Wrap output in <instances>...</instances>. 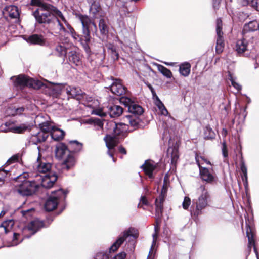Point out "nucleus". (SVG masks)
Masks as SVG:
<instances>
[{
  "instance_id": "obj_1",
  "label": "nucleus",
  "mask_w": 259,
  "mask_h": 259,
  "mask_svg": "<svg viewBox=\"0 0 259 259\" xmlns=\"http://www.w3.org/2000/svg\"><path fill=\"white\" fill-rule=\"evenodd\" d=\"M31 5L39 7L32 14L37 23L47 24L52 29L56 26L60 31H65L58 16L57 11L60 10L56 7L41 0H31Z\"/></svg>"
},
{
  "instance_id": "obj_2",
  "label": "nucleus",
  "mask_w": 259,
  "mask_h": 259,
  "mask_svg": "<svg viewBox=\"0 0 259 259\" xmlns=\"http://www.w3.org/2000/svg\"><path fill=\"white\" fill-rule=\"evenodd\" d=\"M120 102L127 107L128 111L133 114L132 115H126L123 118L124 124L133 128L137 127L139 125L140 119L136 116L143 114L144 112L143 108L136 103L132 99L126 96L121 97Z\"/></svg>"
},
{
  "instance_id": "obj_3",
  "label": "nucleus",
  "mask_w": 259,
  "mask_h": 259,
  "mask_svg": "<svg viewBox=\"0 0 259 259\" xmlns=\"http://www.w3.org/2000/svg\"><path fill=\"white\" fill-rule=\"evenodd\" d=\"M27 174L17 177L18 184L15 185L14 192L22 196H29L34 194L39 189L40 184L35 180L29 181L26 178Z\"/></svg>"
},
{
  "instance_id": "obj_4",
  "label": "nucleus",
  "mask_w": 259,
  "mask_h": 259,
  "mask_svg": "<svg viewBox=\"0 0 259 259\" xmlns=\"http://www.w3.org/2000/svg\"><path fill=\"white\" fill-rule=\"evenodd\" d=\"M198 191L201 193L196 200L195 207L191 211V215L195 218L202 213V210L208 206L211 201L210 195L204 186L201 185Z\"/></svg>"
},
{
  "instance_id": "obj_5",
  "label": "nucleus",
  "mask_w": 259,
  "mask_h": 259,
  "mask_svg": "<svg viewBox=\"0 0 259 259\" xmlns=\"http://www.w3.org/2000/svg\"><path fill=\"white\" fill-rule=\"evenodd\" d=\"M107 126H109L111 132H114L113 135H107L104 138V140L106 143V145L108 151V154L112 157L113 162H115V160L113 157V154L112 150L115 147L119 142L120 138V134L117 125L114 122L110 121L107 123Z\"/></svg>"
},
{
  "instance_id": "obj_6",
  "label": "nucleus",
  "mask_w": 259,
  "mask_h": 259,
  "mask_svg": "<svg viewBox=\"0 0 259 259\" xmlns=\"http://www.w3.org/2000/svg\"><path fill=\"white\" fill-rule=\"evenodd\" d=\"M67 193L60 189L53 191L51 195L48 198L45 204V209L47 211L54 210L57 206L60 201L64 200Z\"/></svg>"
},
{
  "instance_id": "obj_7",
  "label": "nucleus",
  "mask_w": 259,
  "mask_h": 259,
  "mask_svg": "<svg viewBox=\"0 0 259 259\" xmlns=\"http://www.w3.org/2000/svg\"><path fill=\"white\" fill-rule=\"evenodd\" d=\"M14 85L15 87L22 88L24 87H29L33 88H38L41 85V82L36 81L32 78L24 75H19L16 77H12Z\"/></svg>"
},
{
  "instance_id": "obj_8",
  "label": "nucleus",
  "mask_w": 259,
  "mask_h": 259,
  "mask_svg": "<svg viewBox=\"0 0 259 259\" xmlns=\"http://www.w3.org/2000/svg\"><path fill=\"white\" fill-rule=\"evenodd\" d=\"M256 39H252V37L247 35H243L241 39L236 42L235 50L240 55L243 54L246 51L252 48L256 43Z\"/></svg>"
},
{
  "instance_id": "obj_9",
  "label": "nucleus",
  "mask_w": 259,
  "mask_h": 259,
  "mask_svg": "<svg viewBox=\"0 0 259 259\" xmlns=\"http://www.w3.org/2000/svg\"><path fill=\"white\" fill-rule=\"evenodd\" d=\"M128 237L137 238L138 237L137 230L134 228H130L128 230L123 232L121 236H120L109 248V252H114L117 250L125 240Z\"/></svg>"
},
{
  "instance_id": "obj_10",
  "label": "nucleus",
  "mask_w": 259,
  "mask_h": 259,
  "mask_svg": "<svg viewBox=\"0 0 259 259\" xmlns=\"http://www.w3.org/2000/svg\"><path fill=\"white\" fill-rule=\"evenodd\" d=\"M79 19L82 24V33L83 34L84 39L86 41H90L91 36L89 27L90 25H93L96 32L97 31V26L88 16L80 15L79 16Z\"/></svg>"
},
{
  "instance_id": "obj_11",
  "label": "nucleus",
  "mask_w": 259,
  "mask_h": 259,
  "mask_svg": "<svg viewBox=\"0 0 259 259\" xmlns=\"http://www.w3.org/2000/svg\"><path fill=\"white\" fill-rule=\"evenodd\" d=\"M44 222L39 219L32 221L22 230V235L24 238H29L35 234L38 230L44 227Z\"/></svg>"
},
{
  "instance_id": "obj_12",
  "label": "nucleus",
  "mask_w": 259,
  "mask_h": 259,
  "mask_svg": "<svg viewBox=\"0 0 259 259\" xmlns=\"http://www.w3.org/2000/svg\"><path fill=\"white\" fill-rule=\"evenodd\" d=\"M216 32L217 38L215 50L217 53H221L223 52L224 47V42L223 37L222 22L220 18H218L216 21Z\"/></svg>"
},
{
  "instance_id": "obj_13",
  "label": "nucleus",
  "mask_w": 259,
  "mask_h": 259,
  "mask_svg": "<svg viewBox=\"0 0 259 259\" xmlns=\"http://www.w3.org/2000/svg\"><path fill=\"white\" fill-rule=\"evenodd\" d=\"M7 129L6 132L9 131L14 133H23L27 131H30L31 125L28 122L22 123L19 125H15L13 122L8 121L5 124Z\"/></svg>"
},
{
  "instance_id": "obj_14",
  "label": "nucleus",
  "mask_w": 259,
  "mask_h": 259,
  "mask_svg": "<svg viewBox=\"0 0 259 259\" xmlns=\"http://www.w3.org/2000/svg\"><path fill=\"white\" fill-rule=\"evenodd\" d=\"M38 180H40V184L42 187L47 189L51 188L57 180V176L54 173H49L44 175H36Z\"/></svg>"
},
{
  "instance_id": "obj_15",
  "label": "nucleus",
  "mask_w": 259,
  "mask_h": 259,
  "mask_svg": "<svg viewBox=\"0 0 259 259\" xmlns=\"http://www.w3.org/2000/svg\"><path fill=\"white\" fill-rule=\"evenodd\" d=\"M52 165L49 162H47L45 160H42L39 155L37 161L34 165V169L37 172L41 174H47L53 173L51 171Z\"/></svg>"
},
{
  "instance_id": "obj_16",
  "label": "nucleus",
  "mask_w": 259,
  "mask_h": 259,
  "mask_svg": "<svg viewBox=\"0 0 259 259\" xmlns=\"http://www.w3.org/2000/svg\"><path fill=\"white\" fill-rule=\"evenodd\" d=\"M258 29L259 30V22L256 20H252L244 25L242 34L251 36L252 37V39L256 40L253 32Z\"/></svg>"
},
{
  "instance_id": "obj_17",
  "label": "nucleus",
  "mask_w": 259,
  "mask_h": 259,
  "mask_svg": "<svg viewBox=\"0 0 259 259\" xmlns=\"http://www.w3.org/2000/svg\"><path fill=\"white\" fill-rule=\"evenodd\" d=\"M246 235H247V237L248 238V248L249 249V252L250 251L252 246H253L254 252L256 256V257L257 259H259L258 254L256 248L255 246V241H254V231H253V228L247 224H246Z\"/></svg>"
},
{
  "instance_id": "obj_18",
  "label": "nucleus",
  "mask_w": 259,
  "mask_h": 259,
  "mask_svg": "<svg viewBox=\"0 0 259 259\" xmlns=\"http://www.w3.org/2000/svg\"><path fill=\"white\" fill-rule=\"evenodd\" d=\"M110 89L112 93L117 96H120L125 93L126 89L121 82L119 79H115L113 80Z\"/></svg>"
},
{
  "instance_id": "obj_19",
  "label": "nucleus",
  "mask_w": 259,
  "mask_h": 259,
  "mask_svg": "<svg viewBox=\"0 0 259 259\" xmlns=\"http://www.w3.org/2000/svg\"><path fill=\"white\" fill-rule=\"evenodd\" d=\"M199 172L200 177L202 180L208 183H211L215 181V175L211 173L208 169L204 167H200Z\"/></svg>"
},
{
  "instance_id": "obj_20",
  "label": "nucleus",
  "mask_w": 259,
  "mask_h": 259,
  "mask_svg": "<svg viewBox=\"0 0 259 259\" xmlns=\"http://www.w3.org/2000/svg\"><path fill=\"white\" fill-rule=\"evenodd\" d=\"M146 175H148L149 178H153V171L156 168V164L152 161L146 160L144 164L141 166Z\"/></svg>"
},
{
  "instance_id": "obj_21",
  "label": "nucleus",
  "mask_w": 259,
  "mask_h": 259,
  "mask_svg": "<svg viewBox=\"0 0 259 259\" xmlns=\"http://www.w3.org/2000/svg\"><path fill=\"white\" fill-rule=\"evenodd\" d=\"M126 256L124 252H121L109 257L107 252H99L95 255V259H125Z\"/></svg>"
},
{
  "instance_id": "obj_22",
  "label": "nucleus",
  "mask_w": 259,
  "mask_h": 259,
  "mask_svg": "<svg viewBox=\"0 0 259 259\" xmlns=\"http://www.w3.org/2000/svg\"><path fill=\"white\" fill-rule=\"evenodd\" d=\"M70 153L66 146L63 143L57 144L55 148L56 156L58 158H63Z\"/></svg>"
},
{
  "instance_id": "obj_23",
  "label": "nucleus",
  "mask_w": 259,
  "mask_h": 259,
  "mask_svg": "<svg viewBox=\"0 0 259 259\" xmlns=\"http://www.w3.org/2000/svg\"><path fill=\"white\" fill-rule=\"evenodd\" d=\"M27 109L23 106L16 107L10 106L6 110V113L9 116H16L23 114Z\"/></svg>"
},
{
  "instance_id": "obj_24",
  "label": "nucleus",
  "mask_w": 259,
  "mask_h": 259,
  "mask_svg": "<svg viewBox=\"0 0 259 259\" xmlns=\"http://www.w3.org/2000/svg\"><path fill=\"white\" fill-rule=\"evenodd\" d=\"M65 91L66 94L68 96V98H76L79 99L80 96L82 95L80 90L73 87L66 85Z\"/></svg>"
},
{
  "instance_id": "obj_25",
  "label": "nucleus",
  "mask_w": 259,
  "mask_h": 259,
  "mask_svg": "<svg viewBox=\"0 0 259 259\" xmlns=\"http://www.w3.org/2000/svg\"><path fill=\"white\" fill-rule=\"evenodd\" d=\"M4 13L6 15H8L11 18H17L19 16L18 8L14 5L6 6Z\"/></svg>"
},
{
  "instance_id": "obj_26",
  "label": "nucleus",
  "mask_w": 259,
  "mask_h": 259,
  "mask_svg": "<svg viewBox=\"0 0 259 259\" xmlns=\"http://www.w3.org/2000/svg\"><path fill=\"white\" fill-rule=\"evenodd\" d=\"M63 158L64 160L62 163L63 168L68 170L74 166L75 160L72 154L69 153Z\"/></svg>"
},
{
  "instance_id": "obj_27",
  "label": "nucleus",
  "mask_w": 259,
  "mask_h": 259,
  "mask_svg": "<svg viewBox=\"0 0 259 259\" xmlns=\"http://www.w3.org/2000/svg\"><path fill=\"white\" fill-rule=\"evenodd\" d=\"M167 154L170 155L171 163L175 164L179 158L178 147L177 144L173 146H170L167 149Z\"/></svg>"
},
{
  "instance_id": "obj_28",
  "label": "nucleus",
  "mask_w": 259,
  "mask_h": 259,
  "mask_svg": "<svg viewBox=\"0 0 259 259\" xmlns=\"http://www.w3.org/2000/svg\"><path fill=\"white\" fill-rule=\"evenodd\" d=\"M123 108L117 105H112L108 107V113L110 116L112 118L120 116L123 113Z\"/></svg>"
},
{
  "instance_id": "obj_29",
  "label": "nucleus",
  "mask_w": 259,
  "mask_h": 259,
  "mask_svg": "<svg viewBox=\"0 0 259 259\" xmlns=\"http://www.w3.org/2000/svg\"><path fill=\"white\" fill-rule=\"evenodd\" d=\"M68 59L71 64L76 66H79L81 64L79 54L74 51H71L68 53Z\"/></svg>"
},
{
  "instance_id": "obj_30",
  "label": "nucleus",
  "mask_w": 259,
  "mask_h": 259,
  "mask_svg": "<svg viewBox=\"0 0 259 259\" xmlns=\"http://www.w3.org/2000/svg\"><path fill=\"white\" fill-rule=\"evenodd\" d=\"M72 37L76 41H78L80 42V44L83 46V48L85 49L86 51H88L89 49V43L90 41H86L84 39V37L83 36V34L82 33V35H80L75 31L74 30H72L70 32Z\"/></svg>"
},
{
  "instance_id": "obj_31",
  "label": "nucleus",
  "mask_w": 259,
  "mask_h": 259,
  "mask_svg": "<svg viewBox=\"0 0 259 259\" xmlns=\"http://www.w3.org/2000/svg\"><path fill=\"white\" fill-rule=\"evenodd\" d=\"M29 43L43 46L45 44V39L42 35L38 34H33L29 36L27 39Z\"/></svg>"
},
{
  "instance_id": "obj_32",
  "label": "nucleus",
  "mask_w": 259,
  "mask_h": 259,
  "mask_svg": "<svg viewBox=\"0 0 259 259\" xmlns=\"http://www.w3.org/2000/svg\"><path fill=\"white\" fill-rule=\"evenodd\" d=\"M39 126L41 130L40 132L47 133L49 135V134H50L51 133L52 131L54 129L55 124L52 121H46L39 123Z\"/></svg>"
},
{
  "instance_id": "obj_33",
  "label": "nucleus",
  "mask_w": 259,
  "mask_h": 259,
  "mask_svg": "<svg viewBox=\"0 0 259 259\" xmlns=\"http://www.w3.org/2000/svg\"><path fill=\"white\" fill-rule=\"evenodd\" d=\"M48 137L47 133L38 132L36 134L32 135L31 142L34 144H37L39 143L45 141Z\"/></svg>"
},
{
  "instance_id": "obj_34",
  "label": "nucleus",
  "mask_w": 259,
  "mask_h": 259,
  "mask_svg": "<svg viewBox=\"0 0 259 259\" xmlns=\"http://www.w3.org/2000/svg\"><path fill=\"white\" fill-rule=\"evenodd\" d=\"M50 135L51 136L52 138L54 140L60 141L64 138L65 132L64 131L59 128L55 125L54 129L52 131Z\"/></svg>"
},
{
  "instance_id": "obj_35",
  "label": "nucleus",
  "mask_w": 259,
  "mask_h": 259,
  "mask_svg": "<svg viewBox=\"0 0 259 259\" xmlns=\"http://www.w3.org/2000/svg\"><path fill=\"white\" fill-rule=\"evenodd\" d=\"M191 64L187 62H184L179 65V72L182 76L187 77L189 76L191 71Z\"/></svg>"
},
{
  "instance_id": "obj_36",
  "label": "nucleus",
  "mask_w": 259,
  "mask_h": 259,
  "mask_svg": "<svg viewBox=\"0 0 259 259\" xmlns=\"http://www.w3.org/2000/svg\"><path fill=\"white\" fill-rule=\"evenodd\" d=\"M66 84H57L51 87L52 94L54 96L57 97L59 95L65 92V88Z\"/></svg>"
},
{
  "instance_id": "obj_37",
  "label": "nucleus",
  "mask_w": 259,
  "mask_h": 259,
  "mask_svg": "<svg viewBox=\"0 0 259 259\" xmlns=\"http://www.w3.org/2000/svg\"><path fill=\"white\" fill-rule=\"evenodd\" d=\"M154 102L155 104L158 108L161 115H164L165 116L168 115V111L166 109L164 104L162 103V102L160 101V100L157 96H156Z\"/></svg>"
},
{
  "instance_id": "obj_38",
  "label": "nucleus",
  "mask_w": 259,
  "mask_h": 259,
  "mask_svg": "<svg viewBox=\"0 0 259 259\" xmlns=\"http://www.w3.org/2000/svg\"><path fill=\"white\" fill-rule=\"evenodd\" d=\"M99 28L100 32L102 35L106 36L107 35L109 31V27L105 19H100L99 22Z\"/></svg>"
},
{
  "instance_id": "obj_39",
  "label": "nucleus",
  "mask_w": 259,
  "mask_h": 259,
  "mask_svg": "<svg viewBox=\"0 0 259 259\" xmlns=\"http://www.w3.org/2000/svg\"><path fill=\"white\" fill-rule=\"evenodd\" d=\"M14 224V222L12 220H9L3 222L0 226V228H3L5 233L7 234L11 231Z\"/></svg>"
},
{
  "instance_id": "obj_40",
  "label": "nucleus",
  "mask_w": 259,
  "mask_h": 259,
  "mask_svg": "<svg viewBox=\"0 0 259 259\" xmlns=\"http://www.w3.org/2000/svg\"><path fill=\"white\" fill-rule=\"evenodd\" d=\"M169 183L168 181H167L166 180V177H165L164 182H163V187L161 189V194L159 196V200H160V204L163 202L164 197L166 195L167 191L168 188L169 187Z\"/></svg>"
},
{
  "instance_id": "obj_41",
  "label": "nucleus",
  "mask_w": 259,
  "mask_h": 259,
  "mask_svg": "<svg viewBox=\"0 0 259 259\" xmlns=\"http://www.w3.org/2000/svg\"><path fill=\"white\" fill-rule=\"evenodd\" d=\"M157 67L158 70L163 75L167 78H170L172 77V73L169 69L160 64H158Z\"/></svg>"
},
{
  "instance_id": "obj_42",
  "label": "nucleus",
  "mask_w": 259,
  "mask_h": 259,
  "mask_svg": "<svg viewBox=\"0 0 259 259\" xmlns=\"http://www.w3.org/2000/svg\"><path fill=\"white\" fill-rule=\"evenodd\" d=\"M58 16L59 17V19L63 24V23L66 26L67 28L70 30V31H72L73 30V28L71 27V26L68 23L62 13L60 11H57Z\"/></svg>"
},
{
  "instance_id": "obj_43",
  "label": "nucleus",
  "mask_w": 259,
  "mask_h": 259,
  "mask_svg": "<svg viewBox=\"0 0 259 259\" xmlns=\"http://www.w3.org/2000/svg\"><path fill=\"white\" fill-rule=\"evenodd\" d=\"M195 159L199 169L200 168V167H202V165H203L204 163H206L207 164L211 165L210 162L207 160L203 156L196 155Z\"/></svg>"
},
{
  "instance_id": "obj_44",
  "label": "nucleus",
  "mask_w": 259,
  "mask_h": 259,
  "mask_svg": "<svg viewBox=\"0 0 259 259\" xmlns=\"http://www.w3.org/2000/svg\"><path fill=\"white\" fill-rule=\"evenodd\" d=\"M154 230H155V233L152 235L153 241H152L151 249L150 250L149 253H152L153 248L156 245V241H157V237H158V231H159V228L157 226H155Z\"/></svg>"
},
{
  "instance_id": "obj_45",
  "label": "nucleus",
  "mask_w": 259,
  "mask_h": 259,
  "mask_svg": "<svg viewBox=\"0 0 259 259\" xmlns=\"http://www.w3.org/2000/svg\"><path fill=\"white\" fill-rule=\"evenodd\" d=\"M229 79L231 81L232 86L237 90V92L241 90V86L236 81V79L232 75L229 74Z\"/></svg>"
},
{
  "instance_id": "obj_46",
  "label": "nucleus",
  "mask_w": 259,
  "mask_h": 259,
  "mask_svg": "<svg viewBox=\"0 0 259 259\" xmlns=\"http://www.w3.org/2000/svg\"><path fill=\"white\" fill-rule=\"evenodd\" d=\"M55 50L58 53V55L61 57L65 56L67 54V50L66 48L62 45L57 46L56 47Z\"/></svg>"
},
{
  "instance_id": "obj_47",
  "label": "nucleus",
  "mask_w": 259,
  "mask_h": 259,
  "mask_svg": "<svg viewBox=\"0 0 259 259\" xmlns=\"http://www.w3.org/2000/svg\"><path fill=\"white\" fill-rule=\"evenodd\" d=\"M111 57L113 60H117L119 57L118 53L117 52L115 48L113 45H110L108 48Z\"/></svg>"
},
{
  "instance_id": "obj_48",
  "label": "nucleus",
  "mask_w": 259,
  "mask_h": 259,
  "mask_svg": "<svg viewBox=\"0 0 259 259\" xmlns=\"http://www.w3.org/2000/svg\"><path fill=\"white\" fill-rule=\"evenodd\" d=\"M72 147L74 148L75 152H78L81 150L82 147V144L77 141H72L70 142Z\"/></svg>"
},
{
  "instance_id": "obj_49",
  "label": "nucleus",
  "mask_w": 259,
  "mask_h": 259,
  "mask_svg": "<svg viewBox=\"0 0 259 259\" xmlns=\"http://www.w3.org/2000/svg\"><path fill=\"white\" fill-rule=\"evenodd\" d=\"M20 234L17 233H13V239L12 240V242H11V244L9 245L10 246H15L18 244L20 242L22 241V239H21V240L18 242V239L20 237Z\"/></svg>"
},
{
  "instance_id": "obj_50",
  "label": "nucleus",
  "mask_w": 259,
  "mask_h": 259,
  "mask_svg": "<svg viewBox=\"0 0 259 259\" xmlns=\"http://www.w3.org/2000/svg\"><path fill=\"white\" fill-rule=\"evenodd\" d=\"M190 204H191L190 198L187 196L185 197L183 202V203H182L183 208L185 210L188 209L189 206L190 205Z\"/></svg>"
},
{
  "instance_id": "obj_51",
  "label": "nucleus",
  "mask_w": 259,
  "mask_h": 259,
  "mask_svg": "<svg viewBox=\"0 0 259 259\" xmlns=\"http://www.w3.org/2000/svg\"><path fill=\"white\" fill-rule=\"evenodd\" d=\"M9 170L4 168L0 169V182L3 183L7 175L9 172Z\"/></svg>"
},
{
  "instance_id": "obj_52",
  "label": "nucleus",
  "mask_w": 259,
  "mask_h": 259,
  "mask_svg": "<svg viewBox=\"0 0 259 259\" xmlns=\"http://www.w3.org/2000/svg\"><path fill=\"white\" fill-rule=\"evenodd\" d=\"M205 134L207 138H212L214 135V132L209 127H206L205 130Z\"/></svg>"
},
{
  "instance_id": "obj_53",
  "label": "nucleus",
  "mask_w": 259,
  "mask_h": 259,
  "mask_svg": "<svg viewBox=\"0 0 259 259\" xmlns=\"http://www.w3.org/2000/svg\"><path fill=\"white\" fill-rule=\"evenodd\" d=\"M240 169L241 172H242V176H245L247 175V167L245 164L244 161L242 160L240 163Z\"/></svg>"
},
{
  "instance_id": "obj_54",
  "label": "nucleus",
  "mask_w": 259,
  "mask_h": 259,
  "mask_svg": "<svg viewBox=\"0 0 259 259\" xmlns=\"http://www.w3.org/2000/svg\"><path fill=\"white\" fill-rule=\"evenodd\" d=\"M250 5L256 10L259 11V0H251Z\"/></svg>"
},
{
  "instance_id": "obj_55",
  "label": "nucleus",
  "mask_w": 259,
  "mask_h": 259,
  "mask_svg": "<svg viewBox=\"0 0 259 259\" xmlns=\"http://www.w3.org/2000/svg\"><path fill=\"white\" fill-rule=\"evenodd\" d=\"M92 113L100 116H105L106 115L105 113L101 109L93 110Z\"/></svg>"
},
{
  "instance_id": "obj_56",
  "label": "nucleus",
  "mask_w": 259,
  "mask_h": 259,
  "mask_svg": "<svg viewBox=\"0 0 259 259\" xmlns=\"http://www.w3.org/2000/svg\"><path fill=\"white\" fill-rule=\"evenodd\" d=\"M95 125L97 126L99 128H102L103 126V123L102 121L100 119H95L93 120Z\"/></svg>"
},
{
  "instance_id": "obj_57",
  "label": "nucleus",
  "mask_w": 259,
  "mask_h": 259,
  "mask_svg": "<svg viewBox=\"0 0 259 259\" xmlns=\"http://www.w3.org/2000/svg\"><path fill=\"white\" fill-rule=\"evenodd\" d=\"M222 154L224 157L226 158L228 157V150L227 148V146L225 142H223V145H222Z\"/></svg>"
},
{
  "instance_id": "obj_58",
  "label": "nucleus",
  "mask_w": 259,
  "mask_h": 259,
  "mask_svg": "<svg viewBox=\"0 0 259 259\" xmlns=\"http://www.w3.org/2000/svg\"><path fill=\"white\" fill-rule=\"evenodd\" d=\"M141 203L145 205H147L148 204V202L145 196H142L141 197L140 203L138 204V207H142Z\"/></svg>"
},
{
  "instance_id": "obj_59",
  "label": "nucleus",
  "mask_w": 259,
  "mask_h": 259,
  "mask_svg": "<svg viewBox=\"0 0 259 259\" xmlns=\"http://www.w3.org/2000/svg\"><path fill=\"white\" fill-rule=\"evenodd\" d=\"M238 3L242 6L247 5L251 0H237Z\"/></svg>"
},
{
  "instance_id": "obj_60",
  "label": "nucleus",
  "mask_w": 259,
  "mask_h": 259,
  "mask_svg": "<svg viewBox=\"0 0 259 259\" xmlns=\"http://www.w3.org/2000/svg\"><path fill=\"white\" fill-rule=\"evenodd\" d=\"M221 0H213V7L214 9H218Z\"/></svg>"
},
{
  "instance_id": "obj_61",
  "label": "nucleus",
  "mask_w": 259,
  "mask_h": 259,
  "mask_svg": "<svg viewBox=\"0 0 259 259\" xmlns=\"http://www.w3.org/2000/svg\"><path fill=\"white\" fill-rule=\"evenodd\" d=\"M241 177H242V180L244 182V185L245 187H246L247 186V184H248L247 175H245V176H241Z\"/></svg>"
},
{
  "instance_id": "obj_62",
  "label": "nucleus",
  "mask_w": 259,
  "mask_h": 259,
  "mask_svg": "<svg viewBox=\"0 0 259 259\" xmlns=\"http://www.w3.org/2000/svg\"><path fill=\"white\" fill-rule=\"evenodd\" d=\"M119 152L123 154H126V149L122 146H120L118 148Z\"/></svg>"
},
{
  "instance_id": "obj_63",
  "label": "nucleus",
  "mask_w": 259,
  "mask_h": 259,
  "mask_svg": "<svg viewBox=\"0 0 259 259\" xmlns=\"http://www.w3.org/2000/svg\"><path fill=\"white\" fill-rule=\"evenodd\" d=\"M32 210H34L33 209H30L26 210H23L22 211V214L23 216H25L27 217V213H28L29 212H30Z\"/></svg>"
},
{
  "instance_id": "obj_64",
  "label": "nucleus",
  "mask_w": 259,
  "mask_h": 259,
  "mask_svg": "<svg viewBox=\"0 0 259 259\" xmlns=\"http://www.w3.org/2000/svg\"><path fill=\"white\" fill-rule=\"evenodd\" d=\"M17 160V159L16 158H14V157H13V158H11L10 159H9L7 162V164H9L10 163H12V162H13Z\"/></svg>"
}]
</instances>
